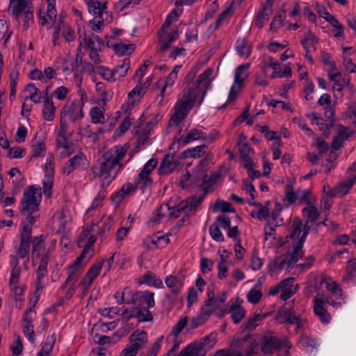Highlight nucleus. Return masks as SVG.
<instances>
[{
	"mask_svg": "<svg viewBox=\"0 0 356 356\" xmlns=\"http://www.w3.org/2000/svg\"><path fill=\"white\" fill-rule=\"evenodd\" d=\"M129 147L127 143L112 147L103 154L92 168L94 176L100 179L102 187L108 186L131 159L132 154L129 155V159L126 163L123 162Z\"/></svg>",
	"mask_w": 356,
	"mask_h": 356,
	"instance_id": "1",
	"label": "nucleus"
},
{
	"mask_svg": "<svg viewBox=\"0 0 356 356\" xmlns=\"http://www.w3.org/2000/svg\"><path fill=\"white\" fill-rule=\"evenodd\" d=\"M205 96V92L195 83H188L186 87L179 95L174 107V114L169 121L170 125H177L196 105L200 106Z\"/></svg>",
	"mask_w": 356,
	"mask_h": 356,
	"instance_id": "2",
	"label": "nucleus"
},
{
	"mask_svg": "<svg viewBox=\"0 0 356 356\" xmlns=\"http://www.w3.org/2000/svg\"><path fill=\"white\" fill-rule=\"evenodd\" d=\"M38 197H41L40 189L31 186L25 190L21 202V213L28 216L26 225L31 227L36 220V217L33 214L38 210L40 200Z\"/></svg>",
	"mask_w": 356,
	"mask_h": 356,
	"instance_id": "3",
	"label": "nucleus"
},
{
	"mask_svg": "<svg viewBox=\"0 0 356 356\" xmlns=\"http://www.w3.org/2000/svg\"><path fill=\"white\" fill-rule=\"evenodd\" d=\"M8 13L17 20L23 17L26 29L33 22V8L31 0H10Z\"/></svg>",
	"mask_w": 356,
	"mask_h": 356,
	"instance_id": "4",
	"label": "nucleus"
},
{
	"mask_svg": "<svg viewBox=\"0 0 356 356\" xmlns=\"http://www.w3.org/2000/svg\"><path fill=\"white\" fill-rule=\"evenodd\" d=\"M203 198L202 197L193 196L188 197L186 200L181 201L179 204L172 207L168 208L170 210L169 216L170 218H177L181 213L186 215L194 213L197 207L200 205Z\"/></svg>",
	"mask_w": 356,
	"mask_h": 356,
	"instance_id": "5",
	"label": "nucleus"
},
{
	"mask_svg": "<svg viewBox=\"0 0 356 356\" xmlns=\"http://www.w3.org/2000/svg\"><path fill=\"white\" fill-rule=\"evenodd\" d=\"M172 21L167 17L165 22L158 32V38L159 40V50H167L170 44L177 40L179 37L178 30H172L171 24Z\"/></svg>",
	"mask_w": 356,
	"mask_h": 356,
	"instance_id": "6",
	"label": "nucleus"
},
{
	"mask_svg": "<svg viewBox=\"0 0 356 356\" xmlns=\"http://www.w3.org/2000/svg\"><path fill=\"white\" fill-rule=\"evenodd\" d=\"M288 346V341L279 339L275 333L266 334L261 338L260 348L265 355H271L281 348Z\"/></svg>",
	"mask_w": 356,
	"mask_h": 356,
	"instance_id": "7",
	"label": "nucleus"
},
{
	"mask_svg": "<svg viewBox=\"0 0 356 356\" xmlns=\"http://www.w3.org/2000/svg\"><path fill=\"white\" fill-rule=\"evenodd\" d=\"M250 67V65L247 63L241 65L236 67L234 74V81L229 91V100L234 99L236 97L243 82L248 77V70Z\"/></svg>",
	"mask_w": 356,
	"mask_h": 356,
	"instance_id": "8",
	"label": "nucleus"
},
{
	"mask_svg": "<svg viewBox=\"0 0 356 356\" xmlns=\"http://www.w3.org/2000/svg\"><path fill=\"white\" fill-rule=\"evenodd\" d=\"M293 277H288L273 287L268 293L271 296H275L279 292H282L280 298L284 301L287 300L296 292V289L293 288Z\"/></svg>",
	"mask_w": 356,
	"mask_h": 356,
	"instance_id": "9",
	"label": "nucleus"
},
{
	"mask_svg": "<svg viewBox=\"0 0 356 356\" xmlns=\"http://www.w3.org/2000/svg\"><path fill=\"white\" fill-rule=\"evenodd\" d=\"M127 304H134L136 306L152 308L155 305L154 293L149 291L133 292L132 296L127 300Z\"/></svg>",
	"mask_w": 356,
	"mask_h": 356,
	"instance_id": "10",
	"label": "nucleus"
},
{
	"mask_svg": "<svg viewBox=\"0 0 356 356\" xmlns=\"http://www.w3.org/2000/svg\"><path fill=\"white\" fill-rule=\"evenodd\" d=\"M93 227L94 225H92L89 227L83 228L77 241L78 246L83 248L81 254L84 253V258L97 239L96 236L92 234Z\"/></svg>",
	"mask_w": 356,
	"mask_h": 356,
	"instance_id": "11",
	"label": "nucleus"
},
{
	"mask_svg": "<svg viewBox=\"0 0 356 356\" xmlns=\"http://www.w3.org/2000/svg\"><path fill=\"white\" fill-rule=\"evenodd\" d=\"M314 312L316 316L323 323H329L331 321V316L327 310L325 296L317 294L313 299Z\"/></svg>",
	"mask_w": 356,
	"mask_h": 356,
	"instance_id": "12",
	"label": "nucleus"
},
{
	"mask_svg": "<svg viewBox=\"0 0 356 356\" xmlns=\"http://www.w3.org/2000/svg\"><path fill=\"white\" fill-rule=\"evenodd\" d=\"M83 103L81 102H69L63 108L61 117L63 115H67L72 122L81 119L83 117Z\"/></svg>",
	"mask_w": 356,
	"mask_h": 356,
	"instance_id": "13",
	"label": "nucleus"
},
{
	"mask_svg": "<svg viewBox=\"0 0 356 356\" xmlns=\"http://www.w3.org/2000/svg\"><path fill=\"white\" fill-rule=\"evenodd\" d=\"M49 250L45 247L44 238L42 235L37 236L33 241L32 258L33 260L49 261Z\"/></svg>",
	"mask_w": 356,
	"mask_h": 356,
	"instance_id": "14",
	"label": "nucleus"
},
{
	"mask_svg": "<svg viewBox=\"0 0 356 356\" xmlns=\"http://www.w3.org/2000/svg\"><path fill=\"white\" fill-rule=\"evenodd\" d=\"M79 40H82L85 47L90 50H102L104 42L98 35H93L92 38H88L84 28L78 29Z\"/></svg>",
	"mask_w": 356,
	"mask_h": 356,
	"instance_id": "15",
	"label": "nucleus"
},
{
	"mask_svg": "<svg viewBox=\"0 0 356 356\" xmlns=\"http://www.w3.org/2000/svg\"><path fill=\"white\" fill-rule=\"evenodd\" d=\"M83 259L84 253L80 254L74 261L73 264L69 266L67 270L68 276L64 283V286H66L73 281L77 280L79 274L82 272L85 266V264L83 263Z\"/></svg>",
	"mask_w": 356,
	"mask_h": 356,
	"instance_id": "16",
	"label": "nucleus"
},
{
	"mask_svg": "<svg viewBox=\"0 0 356 356\" xmlns=\"http://www.w3.org/2000/svg\"><path fill=\"white\" fill-rule=\"evenodd\" d=\"M104 263V259H100L92 265L87 271L84 278L80 283V285L84 289L89 288L93 280L99 275L102 266Z\"/></svg>",
	"mask_w": 356,
	"mask_h": 356,
	"instance_id": "17",
	"label": "nucleus"
},
{
	"mask_svg": "<svg viewBox=\"0 0 356 356\" xmlns=\"http://www.w3.org/2000/svg\"><path fill=\"white\" fill-rule=\"evenodd\" d=\"M129 340L131 345L127 348L136 355L142 346L147 343V334L143 330H136L130 335Z\"/></svg>",
	"mask_w": 356,
	"mask_h": 356,
	"instance_id": "18",
	"label": "nucleus"
},
{
	"mask_svg": "<svg viewBox=\"0 0 356 356\" xmlns=\"http://www.w3.org/2000/svg\"><path fill=\"white\" fill-rule=\"evenodd\" d=\"M179 166L178 159L173 155L167 154L158 169L159 175H168Z\"/></svg>",
	"mask_w": 356,
	"mask_h": 356,
	"instance_id": "19",
	"label": "nucleus"
},
{
	"mask_svg": "<svg viewBox=\"0 0 356 356\" xmlns=\"http://www.w3.org/2000/svg\"><path fill=\"white\" fill-rule=\"evenodd\" d=\"M33 312V307L27 309L23 316V332L28 339L33 342L34 341V330L33 324V316L31 312Z\"/></svg>",
	"mask_w": 356,
	"mask_h": 356,
	"instance_id": "20",
	"label": "nucleus"
},
{
	"mask_svg": "<svg viewBox=\"0 0 356 356\" xmlns=\"http://www.w3.org/2000/svg\"><path fill=\"white\" fill-rule=\"evenodd\" d=\"M238 346L248 356L254 354L258 349L257 340L251 335H247L238 340Z\"/></svg>",
	"mask_w": 356,
	"mask_h": 356,
	"instance_id": "21",
	"label": "nucleus"
},
{
	"mask_svg": "<svg viewBox=\"0 0 356 356\" xmlns=\"http://www.w3.org/2000/svg\"><path fill=\"white\" fill-rule=\"evenodd\" d=\"M88 9L94 17L102 18L104 13H106V1L104 0H88Z\"/></svg>",
	"mask_w": 356,
	"mask_h": 356,
	"instance_id": "22",
	"label": "nucleus"
},
{
	"mask_svg": "<svg viewBox=\"0 0 356 356\" xmlns=\"http://www.w3.org/2000/svg\"><path fill=\"white\" fill-rule=\"evenodd\" d=\"M86 159V156L83 153L80 152L76 154L65 163L63 168V174L69 175L76 168L84 164Z\"/></svg>",
	"mask_w": 356,
	"mask_h": 356,
	"instance_id": "23",
	"label": "nucleus"
},
{
	"mask_svg": "<svg viewBox=\"0 0 356 356\" xmlns=\"http://www.w3.org/2000/svg\"><path fill=\"white\" fill-rule=\"evenodd\" d=\"M305 242L301 241H296L293 245V250L291 252H287L285 256L288 260V266L296 263L303 256L302 247Z\"/></svg>",
	"mask_w": 356,
	"mask_h": 356,
	"instance_id": "24",
	"label": "nucleus"
},
{
	"mask_svg": "<svg viewBox=\"0 0 356 356\" xmlns=\"http://www.w3.org/2000/svg\"><path fill=\"white\" fill-rule=\"evenodd\" d=\"M352 135L350 128L340 126L337 135L334 138L332 147L334 150H338L342 147L345 140H347Z\"/></svg>",
	"mask_w": 356,
	"mask_h": 356,
	"instance_id": "25",
	"label": "nucleus"
},
{
	"mask_svg": "<svg viewBox=\"0 0 356 356\" xmlns=\"http://www.w3.org/2000/svg\"><path fill=\"white\" fill-rule=\"evenodd\" d=\"M208 297L209 299L205 301L203 308H206L207 309H211L213 311V309L218 308L222 303L225 302L226 300V293L222 292L221 294L215 298L214 291L212 289L211 291H208Z\"/></svg>",
	"mask_w": 356,
	"mask_h": 356,
	"instance_id": "26",
	"label": "nucleus"
},
{
	"mask_svg": "<svg viewBox=\"0 0 356 356\" xmlns=\"http://www.w3.org/2000/svg\"><path fill=\"white\" fill-rule=\"evenodd\" d=\"M56 0H47V15L42 18L41 13L40 17L42 19V24H54L57 18V13L56 9Z\"/></svg>",
	"mask_w": 356,
	"mask_h": 356,
	"instance_id": "27",
	"label": "nucleus"
},
{
	"mask_svg": "<svg viewBox=\"0 0 356 356\" xmlns=\"http://www.w3.org/2000/svg\"><path fill=\"white\" fill-rule=\"evenodd\" d=\"M329 78L330 81L334 82L333 90L341 92L345 86H348L350 83V79L343 76L339 72L332 73L329 72Z\"/></svg>",
	"mask_w": 356,
	"mask_h": 356,
	"instance_id": "28",
	"label": "nucleus"
},
{
	"mask_svg": "<svg viewBox=\"0 0 356 356\" xmlns=\"http://www.w3.org/2000/svg\"><path fill=\"white\" fill-rule=\"evenodd\" d=\"M206 138L207 134L204 132L194 128L187 132L186 135L179 140V143L182 145H186L195 140H205Z\"/></svg>",
	"mask_w": 356,
	"mask_h": 356,
	"instance_id": "29",
	"label": "nucleus"
},
{
	"mask_svg": "<svg viewBox=\"0 0 356 356\" xmlns=\"http://www.w3.org/2000/svg\"><path fill=\"white\" fill-rule=\"evenodd\" d=\"M356 181V177H353L341 181L336 187V193L337 197H343L347 195L350 189L353 188Z\"/></svg>",
	"mask_w": 356,
	"mask_h": 356,
	"instance_id": "30",
	"label": "nucleus"
},
{
	"mask_svg": "<svg viewBox=\"0 0 356 356\" xmlns=\"http://www.w3.org/2000/svg\"><path fill=\"white\" fill-rule=\"evenodd\" d=\"M213 70L211 68H207L202 74H201L197 81H191V83H195L196 86L200 87L206 93L210 82L211 76L213 74Z\"/></svg>",
	"mask_w": 356,
	"mask_h": 356,
	"instance_id": "31",
	"label": "nucleus"
},
{
	"mask_svg": "<svg viewBox=\"0 0 356 356\" xmlns=\"http://www.w3.org/2000/svg\"><path fill=\"white\" fill-rule=\"evenodd\" d=\"M216 336L217 334L213 332L206 335L200 340L197 341L195 343L200 348L204 349L205 354H207V351L215 346L216 343Z\"/></svg>",
	"mask_w": 356,
	"mask_h": 356,
	"instance_id": "32",
	"label": "nucleus"
},
{
	"mask_svg": "<svg viewBox=\"0 0 356 356\" xmlns=\"http://www.w3.org/2000/svg\"><path fill=\"white\" fill-rule=\"evenodd\" d=\"M184 279L183 277L177 278L173 275L167 276L165 279L166 286L171 289V291L175 293H179L184 284Z\"/></svg>",
	"mask_w": 356,
	"mask_h": 356,
	"instance_id": "33",
	"label": "nucleus"
},
{
	"mask_svg": "<svg viewBox=\"0 0 356 356\" xmlns=\"http://www.w3.org/2000/svg\"><path fill=\"white\" fill-rule=\"evenodd\" d=\"M269 273L271 276L273 275V273L277 270H282L285 267L289 268L288 266V260L285 256V254L280 255L276 257L273 261L269 264Z\"/></svg>",
	"mask_w": 356,
	"mask_h": 356,
	"instance_id": "34",
	"label": "nucleus"
},
{
	"mask_svg": "<svg viewBox=\"0 0 356 356\" xmlns=\"http://www.w3.org/2000/svg\"><path fill=\"white\" fill-rule=\"evenodd\" d=\"M112 49L119 56L130 55L135 50L134 44L118 42L112 44Z\"/></svg>",
	"mask_w": 356,
	"mask_h": 356,
	"instance_id": "35",
	"label": "nucleus"
},
{
	"mask_svg": "<svg viewBox=\"0 0 356 356\" xmlns=\"http://www.w3.org/2000/svg\"><path fill=\"white\" fill-rule=\"evenodd\" d=\"M204 350L200 348L195 342L181 350L178 356H205Z\"/></svg>",
	"mask_w": 356,
	"mask_h": 356,
	"instance_id": "36",
	"label": "nucleus"
},
{
	"mask_svg": "<svg viewBox=\"0 0 356 356\" xmlns=\"http://www.w3.org/2000/svg\"><path fill=\"white\" fill-rule=\"evenodd\" d=\"M137 187L138 186L136 185H134L131 183H127L124 184L120 190L115 193L113 200L116 202H121L126 195L134 193Z\"/></svg>",
	"mask_w": 356,
	"mask_h": 356,
	"instance_id": "37",
	"label": "nucleus"
},
{
	"mask_svg": "<svg viewBox=\"0 0 356 356\" xmlns=\"http://www.w3.org/2000/svg\"><path fill=\"white\" fill-rule=\"evenodd\" d=\"M142 283L146 284L149 286H155L156 288H163V284L161 279L158 278L156 275L150 271L146 272L142 277Z\"/></svg>",
	"mask_w": 356,
	"mask_h": 356,
	"instance_id": "38",
	"label": "nucleus"
},
{
	"mask_svg": "<svg viewBox=\"0 0 356 356\" xmlns=\"http://www.w3.org/2000/svg\"><path fill=\"white\" fill-rule=\"evenodd\" d=\"M56 339V338L54 334L48 336L42 348L38 353L37 356H50V353L52 351Z\"/></svg>",
	"mask_w": 356,
	"mask_h": 356,
	"instance_id": "39",
	"label": "nucleus"
},
{
	"mask_svg": "<svg viewBox=\"0 0 356 356\" xmlns=\"http://www.w3.org/2000/svg\"><path fill=\"white\" fill-rule=\"evenodd\" d=\"M150 307L136 306V318L140 322L151 321L153 315L149 312Z\"/></svg>",
	"mask_w": 356,
	"mask_h": 356,
	"instance_id": "40",
	"label": "nucleus"
},
{
	"mask_svg": "<svg viewBox=\"0 0 356 356\" xmlns=\"http://www.w3.org/2000/svg\"><path fill=\"white\" fill-rule=\"evenodd\" d=\"M46 148L42 140L33 139L31 145V154L33 158L44 156Z\"/></svg>",
	"mask_w": 356,
	"mask_h": 356,
	"instance_id": "41",
	"label": "nucleus"
},
{
	"mask_svg": "<svg viewBox=\"0 0 356 356\" xmlns=\"http://www.w3.org/2000/svg\"><path fill=\"white\" fill-rule=\"evenodd\" d=\"M207 146L205 145H201L196 146L193 148H189L183 152L185 157H190L193 159H197L204 155Z\"/></svg>",
	"mask_w": 356,
	"mask_h": 356,
	"instance_id": "42",
	"label": "nucleus"
},
{
	"mask_svg": "<svg viewBox=\"0 0 356 356\" xmlns=\"http://www.w3.org/2000/svg\"><path fill=\"white\" fill-rule=\"evenodd\" d=\"M212 314L211 309H207L206 308H202V311L201 314L198 316L193 318L191 321L190 326L191 328L195 329L199 325L204 324L209 316Z\"/></svg>",
	"mask_w": 356,
	"mask_h": 356,
	"instance_id": "43",
	"label": "nucleus"
},
{
	"mask_svg": "<svg viewBox=\"0 0 356 356\" xmlns=\"http://www.w3.org/2000/svg\"><path fill=\"white\" fill-rule=\"evenodd\" d=\"M227 312L232 313V319L236 324L239 323L245 316V310L243 307L235 305H232Z\"/></svg>",
	"mask_w": 356,
	"mask_h": 356,
	"instance_id": "44",
	"label": "nucleus"
},
{
	"mask_svg": "<svg viewBox=\"0 0 356 356\" xmlns=\"http://www.w3.org/2000/svg\"><path fill=\"white\" fill-rule=\"evenodd\" d=\"M271 14L272 10L266 11L265 8H261L256 16L254 26L259 29L262 28L268 22Z\"/></svg>",
	"mask_w": 356,
	"mask_h": 356,
	"instance_id": "45",
	"label": "nucleus"
},
{
	"mask_svg": "<svg viewBox=\"0 0 356 356\" xmlns=\"http://www.w3.org/2000/svg\"><path fill=\"white\" fill-rule=\"evenodd\" d=\"M353 50V47H344L343 48V64L350 72L354 73L356 72V65L353 62L352 59L349 57L351 54L350 52Z\"/></svg>",
	"mask_w": 356,
	"mask_h": 356,
	"instance_id": "46",
	"label": "nucleus"
},
{
	"mask_svg": "<svg viewBox=\"0 0 356 356\" xmlns=\"http://www.w3.org/2000/svg\"><path fill=\"white\" fill-rule=\"evenodd\" d=\"M179 68L178 66H176L174 67V69L172 70V72L169 74L168 77L165 81L163 82L164 83V86L161 88V96H164L165 95L166 90L168 88H171L172 85L174 84L175 80L177 78V69ZM160 82H162L160 81Z\"/></svg>",
	"mask_w": 356,
	"mask_h": 356,
	"instance_id": "47",
	"label": "nucleus"
},
{
	"mask_svg": "<svg viewBox=\"0 0 356 356\" xmlns=\"http://www.w3.org/2000/svg\"><path fill=\"white\" fill-rule=\"evenodd\" d=\"M302 213L307 218V221L311 222H315L318 220L320 213L318 209L314 205H309L302 209Z\"/></svg>",
	"mask_w": 356,
	"mask_h": 356,
	"instance_id": "48",
	"label": "nucleus"
},
{
	"mask_svg": "<svg viewBox=\"0 0 356 356\" xmlns=\"http://www.w3.org/2000/svg\"><path fill=\"white\" fill-rule=\"evenodd\" d=\"M286 14L284 10L277 12L270 24V31H276L277 29L283 26Z\"/></svg>",
	"mask_w": 356,
	"mask_h": 356,
	"instance_id": "49",
	"label": "nucleus"
},
{
	"mask_svg": "<svg viewBox=\"0 0 356 356\" xmlns=\"http://www.w3.org/2000/svg\"><path fill=\"white\" fill-rule=\"evenodd\" d=\"M56 112V107L53 102L45 101V105H43L42 115L44 118L47 121H52L54 120V114Z\"/></svg>",
	"mask_w": 356,
	"mask_h": 356,
	"instance_id": "50",
	"label": "nucleus"
},
{
	"mask_svg": "<svg viewBox=\"0 0 356 356\" xmlns=\"http://www.w3.org/2000/svg\"><path fill=\"white\" fill-rule=\"evenodd\" d=\"M132 294L133 291L130 288L126 287L124 289L122 292L117 291L114 295V298L116 299L118 305H122L123 303L127 304V300L130 299Z\"/></svg>",
	"mask_w": 356,
	"mask_h": 356,
	"instance_id": "51",
	"label": "nucleus"
},
{
	"mask_svg": "<svg viewBox=\"0 0 356 356\" xmlns=\"http://www.w3.org/2000/svg\"><path fill=\"white\" fill-rule=\"evenodd\" d=\"M152 184V180L149 175L141 171L135 181V185L141 187L143 189L151 186Z\"/></svg>",
	"mask_w": 356,
	"mask_h": 356,
	"instance_id": "52",
	"label": "nucleus"
},
{
	"mask_svg": "<svg viewBox=\"0 0 356 356\" xmlns=\"http://www.w3.org/2000/svg\"><path fill=\"white\" fill-rule=\"evenodd\" d=\"M302 223L301 220L296 219L292 223V232L290 237L292 239L298 241L300 238V235L302 234Z\"/></svg>",
	"mask_w": 356,
	"mask_h": 356,
	"instance_id": "53",
	"label": "nucleus"
},
{
	"mask_svg": "<svg viewBox=\"0 0 356 356\" xmlns=\"http://www.w3.org/2000/svg\"><path fill=\"white\" fill-rule=\"evenodd\" d=\"M145 91L141 84H138L128 94V98L134 104L136 102H138L140 97L144 95Z\"/></svg>",
	"mask_w": 356,
	"mask_h": 356,
	"instance_id": "54",
	"label": "nucleus"
},
{
	"mask_svg": "<svg viewBox=\"0 0 356 356\" xmlns=\"http://www.w3.org/2000/svg\"><path fill=\"white\" fill-rule=\"evenodd\" d=\"M266 315L255 314L252 318H250L248 321L242 327L243 330L252 331L254 330L257 325L258 322L261 321Z\"/></svg>",
	"mask_w": 356,
	"mask_h": 356,
	"instance_id": "55",
	"label": "nucleus"
},
{
	"mask_svg": "<svg viewBox=\"0 0 356 356\" xmlns=\"http://www.w3.org/2000/svg\"><path fill=\"white\" fill-rule=\"evenodd\" d=\"M129 68L130 60L129 58H125L123 60L122 63L116 66L113 70L115 72L116 77L118 76V78H120L124 76Z\"/></svg>",
	"mask_w": 356,
	"mask_h": 356,
	"instance_id": "56",
	"label": "nucleus"
},
{
	"mask_svg": "<svg viewBox=\"0 0 356 356\" xmlns=\"http://www.w3.org/2000/svg\"><path fill=\"white\" fill-rule=\"evenodd\" d=\"M236 48L238 54L241 56L248 57L250 54V49L248 41L245 40H238Z\"/></svg>",
	"mask_w": 356,
	"mask_h": 356,
	"instance_id": "57",
	"label": "nucleus"
},
{
	"mask_svg": "<svg viewBox=\"0 0 356 356\" xmlns=\"http://www.w3.org/2000/svg\"><path fill=\"white\" fill-rule=\"evenodd\" d=\"M280 316H284V320L290 324H294L298 323L299 317L294 314V312H292L290 309L284 308L279 312Z\"/></svg>",
	"mask_w": 356,
	"mask_h": 356,
	"instance_id": "58",
	"label": "nucleus"
},
{
	"mask_svg": "<svg viewBox=\"0 0 356 356\" xmlns=\"http://www.w3.org/2000/svg\"><path fill=\"white\" fill-rule=\"evenodd\" d=\"M317 42V40L314 33L310 31L307 32L305 37L301 40V44L305 50H311L314 47V42Z\"/></svg>",
	"mask_w": 356,
	"mask_h": 356,
	"instance_id": "59",
	"label": "nucleus"
},
{
	"mask_svg": "<svg viewBox=\"0 0 356 356\" xmlns=\"http://www.w3.org/2000/svg\"><path fill=\"white\" fill-rule=\"evenodd\" d=\"M90 115L92 123L97 124L104 122V116L100 108L97 106L92 108L90 111Z\"/></svg>",
	"mask_w": 356,
	"mask_h": 356,
	"instance_id": "60",
	"label": "nucleus"
},
{
	"mask_svg": "<svg viewBox=\"0 0 356 356\" xmlns=\"http://www.w3.org/2000/svg\"><path fill=\"white\" fill-rule=\"evenodd\" d=\"M187 324L186 318L181 319L177 325L172 327L171 333L167 337V340L168 341L171 337L172 339H175L176 337L182 331V330L186 327Z\"/></svg>",
	"mask_w": 356,
	"mask_h": 356,
	"instance_id": "61",
	"label": "nucleus"
},
{
	"mask_svg": "<svg viewBox=\"0 0 356 356\" xmlns=\"http://www.w3.org/2000/svg\"><path fill=\"white\" fill-rule=\"evenodd\" d=\"M214 210L222 212H234L235 209L230 202L224 200L217 201L214 204Z\"/></svg>",
	"mask_w": 356,
	"mask_h": 356,
	"instance_id": "62",
	"label": "nucleus"
},
{
	"mask_svg": "<svg viewBox=\"0 0 356 356\" xmlns=\"http://www.w3.org/2000/svg\"><path fill=\"white\" fill-rule=\"evenodd\" d=\"M209 232L211 238L217 242L224 241V236L220 227L215 223H213L209 227Z\"/></svg>",
	"mask_w": 356,
	"mask_h": 356,
	"instance_id": "63",
	"label": "nucleus"
},
{
	"mask_svg": "<svg viewBox=\"0 0 356 356\" xmlns=\"http://www.w3.org/2000/svg\"><path fill=\"white\" fill-rule=\"evenodd\" d=\"M347 275L344 279L354 280L356 278V259H350L346 266Z\"/></svg>",
	"mask_w": 356,
	"mask_h": 356,
	"instance_id": "64",
	"label": "nucleus"
}]
</instances>
